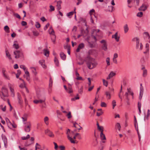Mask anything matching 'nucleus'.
<instances>
[{
  "instance_id": "obj_1",
  "label": "nucleus",
  "mask_w": 150,
  "mask_h": 150,
  "mask_svg": "<svg viewBox=\"0 0 150 150\" xmlns=\"http://www.w3.org/2000/svg\"><path fill=\"white\" fill-rule=\"evenodd\" d=\"M87 64L88 68L90 69H91L96 67L97 63L94 59L90 58L88 61L87 62Z\"/></svg>"
},
{
  "instance_id": "obj_2",
  "label": "nucleus",
  "mask_w": 150,
  "mask_h": 150,
  "mask_svg": "<svg viewBox=\"0 0 150 150\" xmlns=\"http://www.w3.org/2000/svg\"><path fill=\"white\" fill-rule=\"evenodd\" d=\"M8 96V91L7 89L4 87L1 88V91H0V96L1 98L5 100L4 98L7 97Z\"/></svg>"
},
{
  "instance_id": "obj_3",
  "label": "nucleus",
  "mask_w": 150,
  "mask_h": 150,
  "mask_svg": "<svg viewBox=\"0 0 150 150\" xmlns=\"http://www.w3.org/2000/svg\"><path fill=\"white\" fill-rule=\"evenodd\" d=\"M100 42L101 43V47L102 49L104 51H107L108 50V44L106 41L104 40H102Z\"/></svg>"
},
{
  "instance_id": "obj_4",
  "label": "nucleus",
  "mask_w": 150,
  "mask_h": 150,
  "mask_svg": "<svg viewBox=\"0 0 150 150\" xmlns=\"http://www.w3.org/2000/svg\"><path fill=\"white\" fill-rule=\"evenodd\" d=\"M24 124L25 125L24 126L25 131L26 132H29L30 131V128L31 126V122H27L24 123Z\"/></svg>"
},
{
  "instance_id": "obj_5",
  "label": "nucleus",
  "mask_w": 150,
  "mask_h": 150,
  "mask_svg": "<svg viewBox=\"0 0 150 150\" xmlns=\"http://www.w3.org/2000/svg\"><path fill=\"white\" fill-rule=\"evenodd\" d=\"M1 137L2 140L4 143V147L6 148L8 146V142L7 138L6 136L3 134H2L1 135Z\"/></svg>"
},
{
  "instance_id": "obj_6",
  "label": "nucleus",
  "mask_w": 150,
  "mask_h": 150,
  "mask_svg": "<svg viewBox=\"0 0 150 150\" xmlns=\"http://www.w3.org/2000/svg\"><path fill=\"white\" fill-rule=\"evenodd\" d=\"M70 130L69 129H68L67 130L66 134L67 135L68 139L73 144L75 143V141L73 139V138L69 136V134L70 133Z\"/></svg>"
},
{
  "instance_id": "obj_7",
  "label": "nucleus",
  "mask_w": 150,
  "mask_h": 150,
  "mask_svg": "<svg viewBox=\"0 0 150 150\" xmlns=\"http://www.w3.org/2000/svg\"><path fill=\"white\" fill-rule=\"evenodd\" d=\"M8 86L9 88L10 91L11 93V96L14 97L15 96V92L14 91L13 89V85L10 83L8 84Z\"/></svg>"
},
{
  "instance_id": "obj_8",
  "label": "nucleus",
  "mask_w": 150,
  "mask_h": 150,
  "mask_svg": "<svg viewBox=\"0 0 150 150\" xmlns=\"http://www.w3.org/2000/svg\"><path fill=\"white\" fill-rule=\"evenodd\" d=\"M132 41L133 42L136 41V48L138 49L140 45L139 38L137 37L134 38L132 39Z\"/></svg>"
},
{
  "instance_id": "obj_9",
  "label": "nucleus",
  "mask_w": 150,
  "mask_h": 150,
  "mask_svg": "<svg viewBox=\"0 0 150 150\" xmlns=\"http://www.w3.org/2000/svg\"><path fill=\"white\" fill-rule=\"evenodd\" d=\"M144 93V88L142 86V84H140V93L139 96V99L140 100H141Z\"/></svg>"
},
{
  "instance_id": "obj_10",
  "label": "nucleus",
  "mask_w": 150,
  "mask_h": 150,
  "mask_svg": "<svg viewBox=\"0 0 150 150\" xmlns=\"http://www.w3.org/2000/svg\"><path fill=\"white\" fill-rule=\"evenodd\" d=\"M13 53L15 55V58L16 59L19 58L22 54V53L18 50L14 51Z\"/></svg>"
},
{
  "instance_id": "obj_11",
  "label": "nucleus",
  "mask_w": 150,
  "mask_h": 150,
  "mask_svg": "<svg viewBox=\"0 0 150 150\" xmlns=\"http://www.w3.org/2000/svg\"><path fill=\"white\" fill-rule=\"evenodd\" d=\"M148 7L147 5L145 4H143L139 8V10L140 11H144L146 10Z\"/></svg>"
},
{
  "instance_id": "obj_12",
  "label": "nucleus",
  "mask_w": 150,
  "mask_h": 150,
  "mask_svg": "<svg viewBox=\"0 0 150 150\" xmlns=\"http://www.w3.org/2000/svg\"><path fill=\"white\" fill-rule=\"evenodd\" d=\"M2 71L3 76L4 78L6 80H10V78L7 73H6V71L4 70H3Z\"/></svg>"
},
{
  "instance_id": "obj_13",
  "label": "nucleus",
  "mask_w": 150,
  "mask_h": 150,
  "mask_svg": "<svg viewBox=\"0 0 150 150\" xmlns=\"http://www.w3.org/2000/svg\"><path fill=\"white\" fill-rule=\"evenodd\" d=\"M39 63L41 65L42 68L45 69L47 68V66L45 63V61L44 60L42 59L40 60L39 62Z\"/></svg>"
},
{
  "instance_id": "obj_14",
  "label": "nucleus",
  "mask_w": 150,
  "mask_h": 150,
  "mask_svg": "<svg viewBox=\"0 0 150 150\" xmlns=\"http://www.w3.org/2000/svg\"><path fill=\"white\" fill-rule=\"evenodd\" d=\"M84 47V45L83 43H81L80 44L76 50V52H79L80 51V50L81 49H83Z\"/></svg>"
},
{
  "instance_id": "obj_15",
  "label": "nucleus",
  "mask_w": 150,
  "mask_h": 150,
  "mask_svg": "<svg viewBox=\"0 0 150 150\" xmlns=\"http://www.w3.org/2000/svg\"><path fill=\"white\" fill-rule=\"evenodd\" d=\"M45 133L47 134L50 137H54V134L53 133L48 129H47L45 130Z\"/></svg>"
},
{
  "instance_id": "obj_16",
  "label": "nucleus",
  "mask_w": 150,
  "mask_h": 150,
  "mask_svg": "<svg viewBox=\"0 0 150 150\" xmlns=\"http://www.w3.org/2000/svg\"><path fill=\"white\" fill-rule=\"evenodd\" d=\"M105 94L106 95V98L108 99H110L111 98V95L110 91H106L105 92Z\"/></svg>"
},
{
  "instance_id": "obj_17",
  "label": "nucleus",
  "mask_w": 150,
  "mask_h": 150,
  "mask_svg": "<svg viewBox=\"0 0 150 150\" xmlns=\"http://www.w3.org/2000/svg\"><path fill=\"white\" fill-rule=\"evenodd\" d=\"M100 137L102 140V142L103 143H105V141L103 140H105L106 137L105 134H103V132H101L100 134Z\"/></svg>"
},
{
  "instance_id": "obj_18",
  "label": "nucleus",
  "mask_w": 150,
  "mask_h": 150,
  "mask_svg": "<svg viewBox=\"0 0 150 150\" xmlns=\"http://www.w3.org/2000/svg\"><path fill=\"white\" fill-rule=\"evenodd\" d=\"M115 73L113 71H111L107 78V79L108 80L110 79L111 78L115 76Z\"/></svg>"
},
{
  "instance_id": "obj_19",
  "label": "nucleus",
  "mask_w": 150,
  "mask_h": 150,
  "mask_svg": "<svg viewBox=\"0 0 150 150\" xmlns=\"http://www.w3.org/2000/svg\"><path fill=\"white\" fill-rule=\"evenodd\" d=\"M25 74H26V75H24V77L26 79V80L28 81H29L30 79V76L29 73L28 71H26Z\"/></svg>"
},
{
  "instance_id": "obj_20",
  "label": "nucleus",
  "mask_w": 150,
  "mask_h": 150,
  "mask_svg": "<svg viewBox=\"0 0 150 150\" xmlns=\"http://www.w3.org/2000/svg\"><path fill=\"white\" fill-rule=\"evenodd\" d=\"M112 38H115V40L117 42H118L119 41V39L120 37H117V33L116 32L115 33L114 35H112Z\"/></svg>"
},
{
  "instance_id": "obj_21",
  "label": "nucleus",
  "mask_w": 150,
  "mask_h": 150,
  "mask_svg": "<svg viewBox=\"0 0 150 150\" xmlns=\"http://www.w3.org/2000/svg\"><path fill=\"white\" fill-rule=\"evenodd\" d=\"M123 28L125 33H127L129 30L128 25L127 24L123 26Z\"/></svg>"
},
{
  "instance_id": "obj_22",
  "label": "nucleus",
  "mask_w": 150,
  "mask_h": 150,
  "mask_svg": "<svg viewBox=\"0 0 150 150\" xmlns=\"http://www.w3.org/2000/svg\"><path fill=\"white\" fill-rule=\"evenodd\" d=\"M62 1H59L57 2V7L58 10H59L61 8V4Z\"/></svg>"
},
{
  "instance_id": "obj_23",
  "label": "nucleus",
  "mask_w": 150,
  "mask_h": 150,
  "mask_svg": "<svg viewBox=\"0 0 150 150\" xmlns=\"http://www.w3.org/2000/svg\"><path fill=\"white\" fill-rule=\"evenodd\" d=\"M75 10H76V8H75L74 10V11H71V12H69L67 13V16L69 17V18H71V17H70V16H72L73 14L74 13H76V12L75 11Z\"/></svg>"
},
{
  "instance_id": "obj_24",
  "label": "nucleus",
  "mask_w": 150,
  "mask_h": 150,
  "mask_svg": "<svg viewBox=\"0 0 150 150\" xmlns=\"http://www.w3.org/2000/svg\"><path fill=\"white\" fill-rule=\"evenodd\" d=\"M13 47L16 49H18L19 47L18 44L17 43V41H15L14 42Z\"/></svg>"
},
{
  "instance_id": "obj_25",
  "label": "nucleus",
  "mask_w": 150,
  "mask_h": 150,
  "mask_svg": "<svg viewBox=\"0 0 150 150\" xmlns=\"http://www.w3.org/2000/svg\"><path fill=\"white\" fill-rule=\"evenodd\" d=\"M48 31H49V33L50 34L52 35H55L52 26L50 27Z\"/></svg>"
},
{
  "instance_id": "obj_26",
  "label": "nucleus",
  "mask_w": 150,
  "mask_h": 150,
  "mask_svg": "<svg viewBox=\"0 0 150 150\" xmlns=\"http://www.w3.org/2000/svg\"><path fill=\"white\" fill-rule=\"evenodd\" d=\"M49 119L48 117L46 116L44 117V121L45 124L47 125L49 124Z\"/></svg>"
},
{
  "instance_id": "obj_27",
  "label": "nucleus",
  "mask_w": 150,
  "mask_h": 150,
  "mask_svg": "<svg viewBox=\"0 0 150 150\" xmlns=\"http://www.w3.org/2000/svg\"><path fill=\"white\" fill-rule=\"evenodd\" d=\"M60 56L61 59L63 60H64L66 59V56L64 53L62 52L60 54Z\"/></svg>"
},
{
  "instance_id": "obj_28",
  "label": "nucleus",
  "mask_w": 150,
  "mask_h": 150,
  "mask_svg": "<svg viewBox=\"0 0 150 150\" xmlns=\"http://www.w3.org/2000/svg\"><path fill=\"white\" fill-rule=\"evenodd\" d=\"M43 52L44 55L46 57H48L49 55V51L46 49H44L43 50Z\"/></svg>"
},
{
  "instance_id": "obj_29",
  "label": "nucleus",
  "mask_w": 150,
  "mask_h": 150,
  "mask_svg": "<svg viewBox=\"0 0 150 150\" xmlns=\"http://www.w3.org/2000/svg\"><path fill=\"white\" fill-rule=\"evenodd\" d=\"M5 31L7 33H9L10 32L9 28L8 25H6L4 28Z\"/></svg>"
},
{
  "instance_id": "obj_30",
  "label": "nucleus",
  "mask_w": 150,
  "mask_h": 150,
  "mask_svg": "<svg viewBox=\"0 0 150 150\" xmlns=\"http://www.w3.org/2000/svg\"><path fill=\"white\" fill-rule=\"evenodd\" d=\"M5 120L8 127H9V126L11 125V122L10 121L8 118H5Z\"/></svg>"
},
{
  "instance_id": "obj_31",
  "label": "nucleus",
  "mask_w": 150,
  "mask_h": 150,
  "mask_svg": "<svg viewBox=\"0 0 150 150\" xmlns=\"http://www.w3.org/2000/svg\"><path fill=\"white\" fill-rule=\"evenodd\" d=\"M6 55L8 59L11 60V56L10 54H9V53L7 50H6Z\"/></svg>"
},
{
  "instance_id": "obj_32",
  "label": "nucleus",
  "mask_w": 150,
  "mask_h": 150,
  "mask_svg": "<svg viewBox=\"0 0 150 150\" xmlns=\"http://www.w3.org/2000/svg\"><path fill=\"white\" fill-rule=\"evenodd\" d=\"M51 39L53 43L55 44L56 40V36L55 35H52L51 37Z\"/></svg>"
},
{
  "instance_id": "obj_33",
  "label": "nucleus",
  "mask_w": 150,
  "mask_h": 150,
  "mask_svg": "<svg viewBox=\"0 0 150 150\" xmlns=\"http://www.w3.org/2000/svg\"><path fill=\"white\" fill-rule=\"evenodd\" d=\"M127 91L128 93L131 95L133 96V93L130 88H127Z\"/></svg>"
},
{
  "instance_id": "obj_34",
  "label": "nucleus",
  "mask_w": 150,
  "mask_h": 150,
  "mask_svg": "<svg viewBox=\"0 0 150 150\" xmlns=\"http://www.w3.org/2000/svg\"><path fill=\"white\" fill-rule=\"evenodd\" d=\"M89 46L91 48H93L95 47V44L93 42H88Z\"/></svg>"
},
{
  "instance_id": "obj_35",
  "label": "nucleus",
  "mask_w": 150,
  "mask_h": 150,
  "mask_svg": "<svg viewBox=\"0 0 150 150\" xmlns=\"http://www.w3.org/2000/svg\"><path fill=\"white\" fill-rule=\"evenodd\" d=\"M147 75V71L146 69H144L143 70V76L146 77Z\"/></svg>"
},
{
  "instance_id": "obj_36",
  "label": "nucleus",
  "mask_w": 150,
  "mask_h": 150,
  "mask_svg": "<svg viewBox=\"0 0 150 150\" xmlns=\"http://www.w3.org/2000/svg\"><path fill=\"white\" fill-rule=\"evenodd\" d=\"M30 68L32 69V72L35 75H36L37 74V73L36 71V69L34 67H31Z\"/></svg>"
},
{
  "instance_id": "obj_37",
  "label": "nucleus",
  "mask_w": 150,
  "mask_h": 150,
  "mask_svg": "<svg viewBox=\"0 0 150 150\" xmlns=\"http://www.w3.org/2000/svg\"><path fill=\"white\" fill-rule=\"evenodd\" d=\"M30 135L29 134H28L27 135V136H26V137L23 136V137H22L21 139L23 140H26V139H28V138H30Z\"/></svg>"
},
{
  "instance_id": "obj_38",
  "label": "nucleus",
  "mask_w": 150,
  "mask_h": 150,
  "mask_svg": "<svg viewBox=\"0 0 150 150\" xmlns=\"http://www.w3.org/2000/svg\"><path fill=\"white\" fill-rule=\"evenodd\" d=\"M103 84L104 86L107 87L108 85V82L105 80L104 79H103Z\"/></svg>"
},
{
  "instance_id": "obj_39",
  "label": "nucleus",
  "mask_w": 150,
  "mask_h": 150,
  "mask_svg": "<svg viewBox=\"0 0 150 150\" xmlns=\"http://www.w3.org/2000/svg\"><path fill=\"white\" fill-rule=\"evenodd\" d=\"M20 67L22 69H23L25 73L26 71H28V70L27 69V68L25 67V66L24 65H21L20 66Z\"/></svg>"
},
{
  "instance_id": "obj_40",
  "label": "nucleus",
  "mask_w": 150,
  "mask_h": 150,
  "mask_svg": "<svg viewBox=\"0 0 150 150\" xmlns=\"http://www.w3.org/2000/svg\"><path fill=\"white\" fill-rule=\"evenodd\" d=\"M50 9L49 10L50 12H51L54 10L55 8L54 6L52 5H50Z\"/></svg>"
},
{
  "instance_id": "obj_41",
  "label": "nucleus",
  "mask_w": 150,
  "mask_h": 150,
  "mask_svg": "<svg viewBox=\"0 0 150 150\" xmlns=\"http://www.w3.org/2000/svg\"><path fill=\"white\" fill-rule=\"evenodd\" d=\"M112 109H114L116 105V102L115 100H113L112 101Z\"/></svg>"
},
{
  "instance_id": "obj_42",
  "label": "nucleus",
  "mask_w": 150,
  "mask_h": 150,
  "mask_svg": "<svg viewBox=\"0 0 150 150\" xmlns=\"http://www.w3.org/2000/svg\"><path fill=\"white\" fill-rule=\"evenodd\" d=\"M143 15V13L142 12H138L137 15V16L139 17H141Z\"/></svg>"
},
{
  "instance_id": "obj_43",
  "label": "nucleus",
  "mask_w": 150,
  "mask_h": 150,
  "mask_svg": "<svg viewBox=\"0 0 150 150\" xmlns=\"http://www.w3.org/2000/svg\"><path fill=\"white\" fill-rule=\"evenodd\" d=\"M3 105H0V109L4 112L6 110V106H4V107H3Z\"/></svg>"
},
{
  "instance_id": "obj_44",
  "label": "nucleus",
  "mask_w": 150,
  "mask_h": 150,
  "mask_svg": "<svg viewBox=\"0 0 150 150\" xmlns=\"http://www.w3.org/2000/svg\"><path fill=\"white\" fill-rule=\"evenodd\" d=\"M107 66L110 65V59L109 57H107L106 60Z\"/></svg>"
},
{
  "instance_id": "obj_45",
  "label": "nucleus",
  "mask_w": 150,
  "mask_h": 150,
  "mask_svg": "<svg viewBox=\"0 0 150 150\" xmlns=\"http://www.w3.org/2000/svg\"><path fill=\"white\" fill-rule=\"evenodd\" d=\"M54 61L56 65L57 66H58L59 65V62L58 60L56 58H55Z\"/></svg>"
},
{
  "instance_id": "obj_46",
  "label": "nucleus",
  "mask_w": 150,
  "mask_h": 150,
  "mask_svg": "<svg viewBox=\"0 0 150 150\" xmlns=\"http://www.w3.org/2000/svg\"><path fill=\"white\" fill-rule=\"evenodd\" d=\"M100 106L102 107H106L107 106V104L104 102H101L100 104Z\"/></svg>"
},
{
  "instance_id": "obj_47",
  "label": "nucleus",
  "mask_w": 150,
  "mask_h": 150,
  "mask_svg": "<svg viewBox=\"0 0 150 150\" xmlns=\"http://www.w3.org/2000/svg\"><path fill=\"white\" fill-rule=\"evenodd\" d=\"M113 7L111 6H108V11L109 12H112V11L113 8Z\"/></svg>"
},
{
  "instance_id": "obj_48",
  "label": "nucleus",
  "mask_w": 150,
  "mask_h": 150,
  "mask_svg": "<svg viewBox=\"0 0 150 150\" xmlns=\"http://www.w3.org/2000/svg\"><path fill=\"white\" fill-rule=\"evenodd\" d=\"M51 80V78H50V82L49 83V88L51 89V87L52 86V81H51V82H50V80Z\"/></svg>"
},
{
  "instance_id": "obj_49",
  "label": "nucleus",
  "mask_w": 150,
  "mask_h": 150,
  "mask_svg": "<svg viewBox=\"0 0 150 150\" xmlns=\"http://www.w3.org/2000/svg\"><path fill=\"white\" fill-rule=\"evenodd\" d=\"M51 80V78H50V82L49 83V88L51 89V87L52 86V81H51V82H50V80Z\"/></svg>"
},
{
  "instance_id": "obj_50",
  "label": "nucleus",
  "mask_w": 150,
  "mask_h": 150,
  "mask_svg": "<svg viewBox=\"0 0 150 150\" xmlns=\"http://www.w3.org/2000/svg\"><path fill=\"white\" fill-rule=\"evenodd\" d=\"M13 15L14 16L16 17L17 18H18L20 19L21 18L20 16L18 13H14L13 14Z\"/></svg>"
},
{
  "instance_id": "obj_51",
  "label": "nucleus",
  "mask_w": 150,
  "mask_h": 150,
  "mask_svg": "<svg viewBox=\"0 0 150 150\" xmlns=\"http://www.w3.org/2000/svg\"><path fill=\"white\" fill-rule=\"evenodd\" d=\"M35 26L36 28H39L40 27V25L39 23L37 22L35 23Z\"/></svg>"
},
{
  "instance_id": "obj_52",
  "label": "nucleus",
  "mask_w": 150,
  "mask_h": 150,
  "mask_svg": "<svg viewBox=\"0 0 150 150\" xmlns=\"http://www.w3.org/2000/svg\"><path fill=\"white\" fill-rule=\"evenodd\" d=\"M67 116L68 119H70L71 117V112H69L68 114L67 115Z\"/></svg>"
},
{
  "instance_id": "obj_53",
  "label": "nucleus",
  "mask_w": 150,
  "mask_h": 150,
  "mask_svg": "<svg viewBox=\"0 0 150 150\" xmlns=\"http://www.w3.org/2000/svg\"><path fill=\"white\" fill-rule=\"evenodd\" d=\"M33 34L35 36H38L39 34V33L38 32V31H33Z\"/></svg>"
},
{
  "instance_id": "obj_54",
  "label": "nucleus",
  "mask_w": 150,
  "mask_h": 150,
  "mask_svg": "<svg viewBox=\"0 0 150 150\" xmlns=\"http://www.w3.org/2000/svg\"><path fill=\"white\" fill-rule=\"evenodd\" d=\"M98 129L101 131V132H103V126H99V127H98Z\"/></svg>"
},
{
  "instance_id": "obj_55",
  "label": "nucleus",
  "mask_w": 150,
  "mask_h": 150,
  "mask_svg": "<svg viewBox=\"0 0 150 150\" xmlns=\"http://www.w3.org/2000/svg\"><path fill=\"white\" fill-rule=\"evenodd\" d=\"M23 95L24 97L25 103L26 105H27L28 104V101L26 98L25 97V95L24 94H23Z\"/></svg>"
},
{
  "instance_id": "obj_56",
  "label": "nucleus",
  "mask_w": 150,
  "mask_h": 150,
  "mask_svg": "<svg viewBox=\"0 0 150 150\" xmlns=\"http://www.w3.org/2000/svg\"><path fill=\"white\" fill-rule=\"evenodd\" d=\"M49 25L50 24L49 23H48L44 27V30H46L48 28V27L49 26Z\"/></svg>"
},
{
  "instance_id": "obj_57",
  "label": "nucleus",
  "mask_w": 150,
  "mask_h": 150,
  "mask_svg": "<svg viewBox=\"0 0 150 150\" xmlns=\"http://www.w3.org/2000/svg\"><path fill=\"white\" fill-rule=\"evenodd\" d=\"M54 145V149L55 150H57L58 149V146L57 144L55 142H54L53 143Z\"/></svg>"
},
{
  "instance_id": "obj_58",
  "label": "nucleus",
  "mask_w": 150,
  "mask_h": 150,
  "mask_svg": "<svg viewBox=\"0 0 150 150\" xmlns=\"http://www.w3.org/2000/svg\"><path fill=\"white\" fill-rule=\"evenodd\" d=\"M144 34L146 35V37L148 38H150V36L149 34V33L147 32H145L144 33Z\"/></svg>"
},
{
  "instance_id": "obj_59",
  "label": "nucleus",
  "mask_w": 150,
  "mask_h": 150,
  "mask_svg": "<svg viewBox=\"0 0 150 150\" xmlns=\"http://www.w3.org/2000/svg\"><path fill=\"white\" fill-rule=\"evenodd\" d=\"M18 99L19 104L20 105H21L23 103V101L21 100V98H19Z\"/></svg>"
},
{
  "instance_id": "obj_60",
  "label": "nucleus",
  "mask_w": 150,
  "mask_h": 150,
  "mask_svg": "<svg viewBox=\"0 0 150 150\" xmlns=\"http://www.w3.org/2000/svg\"><path fill=\"white\" fill-rule=\"evenodd\" d=\"M116 126L118 128L119 130H120V129L121 128V126L120 124L119 123H117L116 125Z\"/></svg>"
},
{
  "instance_id": "obj_61",
  "label": "nucleus",
  "mask_w": 150,
  "mask_h": 150,
  "mask_svg": "<svg viewBox=\"0 0 150 150\" xmlns=\"http://www.w3.org/2000/svg\"><path fill=\"white\" fill-rule=\"evenodd\" d=\"M45 98L43 100H39V103H42L44 102L45 101Z\"/></svg>"
},
{
  "instance_id": "obj_62",
  "label": "nucleus",
  "mask_w": 150,
  "mask_h": 150,
  "mask_svg": "<svg viewBox=\"0 0 150 150\" xmlns=\"http://www.w3.org/2000/svg\"><path fill=\"white\" fill-rule=\"evenodd\" d=\"M140 47H139V48L138 49H139V50H142L143 47V46L142 45V43H140Z\"/></svg>"
},
{
  "instance_id": "obj_63",
  "label": "nucleus",
  "mask_w": 150,
  "mask_h": 150,
  "mask_svg": "<svg viewBox=\"0 0 150 150\" xmlns=\"http://www.w3.org/2000/svg\"><path fill=\"white\" fill-rule=\"evenodd\" d=\"M95 10L93 9H92L89 12V13L90 15L91 16V15L93 14V13L94 12Z\"/></svg>"
},
{
  "instance_id": "obj_64",
  "label": "nucleus",
  "mask_w": 150,
  "mask_h": 150,
  "mask_svg": "<svg viewBox=\"0 0 150 150\" xmlns=\"http://www.w3.org/2000/svg\"><path fill=\"white\" fill-rule=\"evenodd\" d=\"M59 148H60V150H64L65 148V147L63 146H59Z\"/></svg>"
}]
</instances>
